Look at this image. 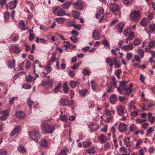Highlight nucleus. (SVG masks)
Returning <instances> with one entry per match:
<instances>
[{
    "label": "nucleus",
    "instance_id": "obj_1",
    "mask_svg": "<svg viewBox=\"0 0 155 155\" xmlns=\"http://www.w3.org/2000/svg\"><path fill=\"white\" fill-rule=\"evenodd\" d=\"M117 114L121 117L120 120L125 121L128 119V114L125 107L123 106H118L117 107Z\"/></svg>",
    "mask_w": 155,
    "mask_h": 155
},
{
    "label": "nucleus",
    "instance_id": "obj_2",
    "mask_svg": "<svg viewBox=\"0 0 155 155\" xmlns=\"http://www.w3.org/2000/svg\"><path fill=\"white\" fill-rule=\"evenodd\" d=\"M106 62L107 63L109 64L111 69L113 67L114 63L115 68H119L121 66L120 61L118 60L117 57H114L112 58H108L106 59Z\"/></svg>",
    "mask_w": 155,
    "mask_h": 155
},
{
    "label": "nucleus",
    "instance_id": "obj_3",
    "mask_svg": "<svg viewBox=\"0 0 155 155\" xmlns=\"http://www.w3.org/2000/svg\"><path fill=\"white\" fill-rule=\"evenodd\" d=\"M42 131L48 134L53 133L55 130L54 127L52 125L44 123L41 125Z\"/></svg>",
    "mask_w": 155,
    "mask_h": 155
},
{
    "label": "nucleus",
    "instance_id": "obj_4",
    "mask_svg": "<svg viewBox=\"0 0 155 155\" xmlns=\"http://www.w3.org/2000/svg\"><path fill=\"white\" fill-rule=\"evenodd\" d=\"M140 41L138 39H135L133 43L130 42L129 45H123L122 47V49H124L127 51L132 50L135 46L140 45Z\"/></svg>",
    "mask_w": 155,
    "mask_h": 155
},
{
    "label": "nucleus",
    "instance_id": "obj_5",
    "mask_svg": "<svg viewBox=\"0 0 155 155\" xmlns=\"http://www.w3.org/2000/svg\"><path fill=\"white\" fill-rule=\"evenodd\" d=\"M29 135L30 137L36 142L38 141V140L40 139L41 136L38 130L36 129L33 130L32 132H30L29 133Z\"/></svg>",
    "mask_w": 155,
    "mask_h": 155
},
{
    "label": "nucleus",
    "instance_id": "obj_6",
    "mask_svg": "<svg viewBox=\"0 0 155 155\" xmlns=\"http://www.w3.org/2000/svg\"><path fill=\"white\" fill-rule=\"evenodd\" d=\"M72 4L74 8L77 10L81 11L84 8L83 2L81 0H77L76 2H74Z\"/></svg>",
    "mask_w": 155,
    "mask_h": 155
},
{
    "label": "nucleus",
    "instance_id": "obj_7",
    "mask_svg": "<svg viewBox=\"0 0 155 155\" xmlns=\"http://www.w3.org/2000/svg\"><path fill=\"white\" fill-rule=\"evenodd\" d=\"M110 11L113 13L115 12H118V15H120V10L118 5L116 3H112L110 4Z\"/></svg>",
    "mask_w": 155,
    "mask_h": 155
},
{
    "label": "nucleus",
    "instance_id": "obj_8",
    "mask_svg": "<svg viewBox=\"0 0 155 155\" xmlns=\"http://www.w3.org/2000/svg\"><path fill=\"white\" fill-rule=\"evenodd\" d=\"M53 12L59 16H63L65 14V11H63L61 8L57 6L54 7Z\"/></svg>",
    "mask_w": 155,
    "mask_h": 155
},
{
    "label": "nucleus",
    "instance_id": "obj_9",
    "mask_svg": "<svg viewBox=\"0 0 155 155\" xmlns=\"http://www.w3.org/2000/svg\"><path fill=\"white\" fill-rule=\"evenodd\" d=\"M130 17L132 20L134 21L138 20L139 19L140 17L139 12L138 11H134L131 12Z\"/></svg>",
    "mask_w": 155,
    "mask_h": 155
},
{
    "label": "nucleus",
    "instance_id": "obj_10",
    "mask_svg": "<svg viewBox=\"0 0 155 155\" xmlns=\"http://www.w3.org/2000/svg\"><path fill=\"white\" fill-rule=\"evenodd\" d=\"M127 81H122L120 82L119 87L117 88V90L118 92L122 94V91L124 90L126 88V84L127 83Z\"/></svg>",
    "mask_w": 155,
    "mask_h": 155
},
{
    "label": "nucleus",
    "instance_id": "obj_11",
    "mask_svg": "<svg viewBox=\"0 0 155 155\" xmlns=\"http://www.w3.org/2000/svg\"><path fill=\"white\" fill-rule=\"evenodd\" d=\"M10 110H9L2 111L0 113V120H5L8 117Z\"/></svg>",
    "mask_w": 155,
    "mask_h": 155
},
{
    "label": "nucleus",
    "instance_id": "obj_12",
    "mask_svg": "<svg viewBox=\"0 0 155 155\" xmlns=\"http://www.w3.org/2000/svg\"><path fill=\"white\" fill-rule=\"evenodd\" d=\"M127 129V126L125 124L122 122L119 124L118 130L120 132H125Z\"/></svg>",
    "mask_w": 155,
    "mask_h": 155
},
{
    "label": "nucleus",
    "instance_id": "obj_13",
    "mask_svg": "<svg viewBox=\"0 0 155 155\" xmlns=\"http://www.w3.org/2000/svg\"><path fill=\"white\" fill-rule=\"evenodd\" d=\"M112 83L111 85L109 87V88L107 90V91L108 92H110L112 90L113 87H114L116 88L117 87L116 83V78L115 77H113L112 78Z\"/></svg>",
    "mask_w": 155,
    "mask_h": 155
},
{
    "label": "nucleus",
    "instance_id": "obj_14",
    "mask_svg": "<svg viewBox=\"0 0 155 155\" xmlns=\"http://www.w3.org/2000/svg\"><path fill=\"white\" fill-rule=\"evenodd\" d=\"M92 37L95 40H99L101 37V35L99 34L98 30H95L93 31Z\"/></svg>",
    "mask_w": 155,
    "mask_h": 155
},
{
    "label": "nucleus",
    "instance_id": "obj_15",
    "mask_svg": "<svg viewBox=\"0 0 155 155\" xmlns=\"http://www.w3.org/2000/svg\"><path fill=\"white\" fill-rule=\"evenodd\" d=\"M105 112L107 115V118L106 120V121L109 122L113 119V116L112 115L111 112H110L108 110H106Z\"/></svg>",
    "mask_w": 155,
    "mask_h": 155
},
{
    "label": "nucleus",
    "instance_id": "obj_16",
    "mask_svg": "<svg viewBox=\"0 0 155 155\" xmlns=\"http://www.w3.org/2000/svg\"><path fill=\"white\" fill-rule=\"evenodd\" d=\"M10 50L11 52L16 54L19 53L21 50L20 48L16 46H12Z\"/></svg>",
    "mask_w": 155,
    "mask_h": 155
},
{
    "label": "nucleus",
    "instance_id": "obj_17",
    "mask_svg": "<svg viewBox=\"0 0 155 155\" xmlns=\"http://www.w3.org/2000/svg\"><path fill=\"white\" fill-rule=\"evenodd\" d=\"M42 85L46 88L51 87L53 85V83L52 81H45L42 83Z\"/></svg>",
    "mask_w": 155,
    "mask_h": 155
},
{
    "label": "nucleus",
    "instance_id": "obj_18",
    "mask_svg": "<svg viewBox=\"0 0 155 155\" xmlns=\"http://www.w3.org/2000/svg\"><path fill=\"white\" fill-rule=\"evenodd\" d=\"M20 130V126H18L14 128L12 132H11L10 135L11 136H13L15 134H18L19 133V131Z\"/></svg>",
    "mask_w": 155,
    "mask_h": 155
},
{
    "label": "nucleus",
    "instance_id": "obj_19",
    "mask_svg": "<svg viewBox=\"0 0 155 155\" xmlns=\"http://www.w3.org/2000/svg\"><path fill=\"white\" fill-rule=\"evenodd\" d=\"M132 87L133 84L131 83L129 85V87L125 88L124 91H125V94L126 95H128L133 90L132 88Z\"/></svg>",
    "mask_w": 155,
    "mask_h": 155
},
{
    "label": "nucleus",
    "instance_id": "obj_20",
    "mask_svg": "<svg viewBox=\"0 0 155 155\" xmlns=\"http://www.w3.org/2000/svg\"><path fill=\"white\" fill-rule=\"evenodd\" d=\"M124 26V25L123 23L120 22L117 25L116 29L118 31L121 33L123 29Z\"/></svg>",
    "mask_w": 155,
    "mask_h": 155
},
{
    "label": "nucleus",
    "instance_id": "obj_21",
    "mask_svg": "<svg viewBox=\"0 0 155 155\" xmlns=\"http://www.w3.org/2000/svg\"><path fill=\"white\" fill-rule=\"evenodd\" d=\"M15 114L16 117L20 119L23 118L24 117V113L23 112L21 111H17Z\"/></svg>",
    "mask_w": 155,
    "mask_h": 155
},
{
    "label": "nucleus",
    "instance_id": "obj_22",
    "mask_svg": "<svg viewBox=\"0 0 155 155\" xmlns=\"http://www.w3.org/2000/svg\"><path fill=\"white\" fill-rule=\"evenodd\" d=\"M98 138L102 143H105L106 141V137L104 134H101Z\"/></svg>",
    "mask_w": 155,
    "mask_h": 155
},
{
    "label": "nucleus",
    "instance_id": "obj_23",
    "mask_svg": "<svg viewBox=\"0 0 155 155\" xmlns=\"http://www.w3.org/2000/svg\"><path fill=\"white\" fill-rule=\"evenodd\" d=\"M40 144L41 146L46 147L48 146V142L45 139L43 138L41 140Z\"/></svg>",
    "mask_w": 155,
    "mask_h": 155
},
{
    "label": "nucleus",
    "instance_id": "obj_24",
    "mask_svg": "<svg viewBox=\"0 0 155 155\" xmlns=\"http://www.w3.org/2000/svg\"><path fill=\"white\" fill-rule=\"evenodd\" d=\"M85 151L88 154H94L95 152V148L93 146L91 147L90 148L86 149L85 150Z\"/></svg>",
    "mask_w": 155,
    "mask_h": 155
},
{
    "label": "nucleus",
    "instance_id": "obj_25",
    "mask_svg": "<svg viewBox=\"0 0 155 155\" xmlns=\"http://www.w3.org/2000/svg\"><path fill=\"white\" fill-rule=\"evenodd\" d=\"M9 38L14 42H16L18 39L19 36L15 34H13L10 35Z\"/></svg>",
    "mask_w": 155,
    "mask_h": 155
},
{
    "label": "nucleus",
    "instance_id": "obj_26",
    "mask_svg": "<svg viewBox=\"0 0 155 155\" xmlns=\"http://www.w3.org/2000/svg\"><path fill=\"white\" fill-rule=\"evenodd\" d=\"M148 114V119L151 124L153 123L155 120V117L153 116L152 114L150 112H149Z\"/></svg>",
    "mask_w": 155,
    "mask_h": 155
},
{
    "label": "nucleus",
    "instance_id": "obj_27",
    "mask_svg": "<svg viewBox=\"0 0 155 155\" xmlns=\"http://www.w3.org/2000/svg\"><path fill=\"white\" fill-rule=\"evenodd\" d=\"M17 3V0H15L13 1H12L9 5V7L11 9H14L16 7V5Z\"/></svg>",
    "mask_w": 155,
    "mask_h": 155
},
{
    "label": "nucleus",
    "instance_id": "obj_28",
    "mask_svg": "<svg viewBox=\"0 0 155 155\" xmlns=\"http://www.w3.org/2000/svg\"><path fill=\"white\" fill-rule=\"evenodd\" d=\"M117 99L116 95L115 94H113L110 97V102L112 104H114L116 101Z\"/></svg>",
    "mask_w": 155,
    "mask_h": 155
},
{
    "label": "nucleus",
    "instance_id": "obj_29",
    "mask_svg": "<svg viewBox=\"0 0 155 155\" xmlns=\"http://www.w3.org/2000/svg\"><path fill=\"white\" fill-rule=\"evenodd\" d=\"M82 143L83 147L86 148L90 146L92 144V142L90 141H83Z\"/></svg>",
    "mask_w": 155,
    "mask_h": 155
},
{
    "label": "nucleus",
    "instance_id": "obj_30",
    "mask_svg": "<svg viewBox=\"0 0 155 155\" xmlns=\"http://www.w3.org/2000/svg\"><path fill=\"white\" fill-rule=\"evenodd\" d=\"M80 83L77 81H71L70 83V85L71 87L74 88L75 86H78Z\"/></svg>",
    "mask_w": 155,
    "mask_h": 155
},
{
    "label": "nucleus",
    "instance_id": "obj_31",
    "mask_svg": "<svg viewBox=\"0 0 155 155\" xmlns=\"http://www.w3.org/2000/svg\"><path fill=\"white\" fill-rule=\"evenodd\" d=\"M60 102L61 104L64 106H68V100L65 98L61 99L60 100Z\"/></svg>",
    "mask_w": 155,
    "mask_h": 155
},
{
    "label": "nucleus",
    "instance_id": "obj_32",
    "mask_svg": "<svg viewBox=\"0 0 155 155\" xmlns=\"http://www.w3.org/2000/svg\"><path fill=\"white\" fill-rule=\"evenodd\" d=\"M68 151L69 150L67 148H65L62 150L57 155H67Z\"/></svg>",
    "mask_w": 155,
    "mask_h": 155
},
{
    "label": "nucleus",
    "instance_id": "obj_33",
    "mask_svg": "<svg viewBox=\"0 0 155 155\" xmlns=\"http://www.w3.org/2000/svg\"><path fill=\"white\" fill-rule=\"evenodd\" d=\"M15 60L13 59V61H8L7 62V65L10 68H13L15 66Z\"/></svg>",
    "mask_w": 155,
    "mask_h": 155
},
{
    "label": "nucleus",
    "instance_id": "obj_34",
    "mask_svg": "<svg viewBox=\"0 0 155 155\" xmlns=\"http://www.w3.org/2000/svg\"><path fill=\"white\" fill-rule=\"evenodd\" d=\"M63 91L64 93H67L68 91V86L67 82H65L64 83L63 85Z\"/></svg>",
    "mask_w": 155,
    "mask_h": 155
},
{
    "label": "nucleus",
    "instance_id": "obj_35",
    "mask_svg": "<svg viewBox=\"0 0 155 155\" xmlns=\"http://www.w3.org/2000/svg\"><path fill=\"white\" fill-rule=\"evenodd\" d=\"M148 47L149 49L154 48L155 47V41L154 40L150 41L148 43Z\"/></svg>",
    "mask_w": 155,
    "mask_h": 155
},
{
    "label": "nucleus",
    "instance_id": "obj_36",
    "mask_svg": "<svg viewBox=\"0 0 155 155\" xmlns=\"http://www.w3.org/2000/svg\"><path fill=\"white\" fill-rule=\"evenodd\" d=\"M72 16L75 18H78L80 15V13L77 11H73L72 12Z\"/></svg>",
    "mask_w": 155,
    "mask_h": 155
},
{
    "label": "nucleus",
    "instance_id": "obj_37",
    "mask_svg": "<svg viewBox=\"0 0 155 155\" xmlns=\"http://www.w3.org/2000/svg\"><path fill=\"white\" fill-rule=\"evenodd\" d=\"M71 2L68 1L63 5L62 7L64 8L68 9L71 6Z\"/></svg>",
    "mask_w": 155,
    "mask_h": 155
},
{
    "label": "nucleus",
    "instance_id": "obj_38",
    "mask_svg": "<svg viewBox=\"0 0 155 155\" xmlns=\"http://www.w3.org/2000/svg\"><path fill=\"white\" fill-rule=\"evenodd\" d=\"M129 128L131 132L135 131L137 129V127L134 124L131 125Z\"/></svg>",
    "mask_w": 155,
    "mask_h": 155
},
{
    "label": "nucleus",
    "instance_id": "obj_39",
    "mask_svg": "<svg viewBox=\"0 0 155 155\" xmlns=\"http://www.w3.org/2000/svg\"><path fill=\"white\" fill-rule=\"evenodd\" d=\"M137 53L140 55L141 58H143V57L144 52L143 49H138Z\"/></svg>",
    "mask_w": 155,
    "mask_h": 155
},
{
    "label": "nucleus",
    "instance_id": "obj_40",
    "mask_svg": "<svg viewBox=\"0 0 155 155\" xmlns=\"http://www.w3.org/2000/svg\"><path fill=\"white\" fill-rule=\"evenodd\" d=\"M36 41L38 43L39 42L44 43L46 42V40L43 38H39L38 37H37L36 38Z\"/></svg>",
    "mask_w": 155,
    "mask_h": 155
},
{
    "label": "nucleus",
    "instance_id": "obj_41",
    "mask_svg": "<svg viewBox=\"0 0 155 155\" xmlns=\"http://www.w3.org/2000/svg\"><path fill=\"white\" fill-rule=\"evenodd\" d=\"M139 110L137 109L133 111H131V115L133 117H135L137 116L138 113L139 112Z\"/></svg>",
    "mask_w": 155,
    "mask_h": 155
},
{
    "label": "nucleus",
    "instance_id": "obj_42",
    "mask_svg": "<svg viewBox=\"0 0 155 155\" xmlns=\"http://www.w3.org/2000/svg\"><path fill=\"white\" fill-rule=\"evenodd\" d=\"M130 138L127 137L124 140V142L127 147H130L131 146V144L129 143Z\"/></svg>",
    "mask_w": 155,
    "mask_h": 155
},
{
    "label": "nucleus",
    "instance_id": "obj_43",
    "mask_svg": "<svg viewBox=\"0 0 155 155\" xmlns=\"http://www.w3.org/2000/svg\"><path fill=\"white\" fill-rule=\"evenodd\" d=\"M18 150L20 152L25 153L26 152V149L23 146L20 145L18 148Z\"/></svg>",
    "mask_w": 155,
    "mask_h": 155
},
{
    "label": "nucleus",
    "instance_id": "obj_44",
    "mask_svg": "<svg viewBox=\"0 0 155 155\" xmlns=\"http://www.w3.org/2000/svg\"><path fill=\"white\" fill-rule=\"evenodd\" d=\"M134 33L132 32H130L128 35V37L127 38L129 41H131L134 38Z\"/></svg>",
    "mask_w": 155,
    "mask_h": 155
},
{
    "label": "nucleus",
    "instance_id": "obj_45",
    "mask_svg": "<svg viewBox=\"0 0 155 155\" xmlns=\"http://www.w3.org/2000/svg\"><path fill=\"white\" fill-rule=\"evenodd\" d=\"M18 25L19 27L21 29H23L24 30H25V28H24L25 23L23 21L21 20L18 23Z\"/></svg>",
    "mask_w": 155,
    "mask_h": 155
},
{
    "label": "nucleus",
    "instance_id": "obj_46",
    "mask_svg": "<svg viewBox=\"0 0 155 155\" xmlns=\"http://www.w3.org/2000/svg\"><path fill=\"white\" fill-rule=\"evenodd\" d=\"M61 83H59L55 87L54 89V91L55 93H57L59 91V90L61 88Z\"/></svg>",
    "mask_w": 155,
    "mask_h": 155
},
{
    "label": "nucleus",
    "instance_id": "obj_47",
    "mask_svg": "<svg viewBox=\"0 0 155 155\" xmlns=\"http://www.w3.org/2000/svg\"><path fill=\"white\" fill-rule=\"evenodd\" d=\"M149 27L150 28V32L153 33L155 31V24H152L150 25Z\"/></svg>",
    "mask_w": 155,
    "mask_h": 155
},
{
    "label": "nucleus",
    "instance_id": "obj_48",
    "mask_svg": "<svg viewBox=\"0 0 155 155\" xmlns=\"http://www.w3.org/2000/svg\"><path fill=\"white\" fill-rule=\"evenodd\" d=\"M33 77L30 75L27 76L26 78V81L28 82H31L33 81Z\"/></svg>",
    "mask_w": 155,
    "mask_h": 155
},
{
    "label": "nucleus",
    "instance_id": "obj_49",
    "mask_svg": "<svg viewBox=\"0 0 155 155\" xmlns=\"http://www.w3.org/2000/svg\"><path fill=\"white\" fill-rule=\"evenodd\" d=\"M143 141L141 140V139L137 140L136 144V146L137 147L139 148L140 147L139 145L141 144L142 143H143Z\"/></svg>",
    "mask_w": 155,
    "mask_h": 155
},
{
    "label": "nucleus",
    "instance_id": "obj_50",
    "mask_svg": "<svg viewBox=\"0 0 155 155\" xmlns=\"http://www.w3.org/2000/svg\"><path fill=\"white\" fill-rule=\"evenodd\" d=\"M56 20L59 23L61 24L64 21L65 19L63 18H58Z\"/></svg>",
    "mask_w": 155,
    "mask_h": 155
},
{
    "label": "nucleus",
    "instance_id": "obj_51",
    "mask_svg": "<svg viewBox=\"0 0 155 155\" xmlns=\"http://www.w3.org/2000/svg\"><path fill=\"white\" fill-rule=\"evenodd\" d=\"M34 103V101H32L31 99H29L28 100L27 104L30 108V109H31V106Z\"/></svg>",
    "mask_w": 155,
    "mask_h": 155
},
{
    "label": "nucleus",
    "instance_id": "obj_52",
    "mask_svg": "<svg viewBox=\"0 0 155 155\" xmlns=\"http://www.w3.org/2000/svg\"><path fill=\"white\" fill-rule=\"evenodd\" d=\"M7 151L4 149L0 150V155H7Z\"/></svg>",
    "mask_w": 155,
    "mask_h": 155
},
{
    "label": "nucleus",
    "instance_id": "obj_53",
    "mask_svg": "<svg viewBox=\"0 0 155 155\" xmlns=\"http://www.w3.org/2000/svg\"><path fill=\"white\" fill-rule=\"evenodd\" d=\"M70 39L74 43H76L78 41V38L74 36H72L70 38Z\"/></svg>",
    "mask_w": 155,
    "mask_h": 155
},
{
    "label": "nucleus",
    "instance_id": "obj_54",
    "mask_svg": "<svg viewBox=\"0 0 155 155\" xmlns=\"http://www.w3.org/2000/svg\"><path fill=\"white\" fill-rule=\"evenodd\" d=\"M141 25L143 26H146L147 25V22L145 19H142L140 22Z\"/></svg>",
    "mask_w": 155,
    "mask_h": 155
},
{
    "label": "nucleus",
    "instance_id": "obj_55",
    "mask_svg": "<svg viewBox=\"0 0 155 155\" xmlns=\"http://www.w3.org/2000/svg\"><path fill=\"white\" fill-rule=\"evenodd\" d=\"M45 69L47 71V72L46 73V74H47L48 73L51 71V68L50 66H46Z\"/></svg>",
    "mask_w": 155,
    "mask_h": 155
},
{
    "label": "nucleus",
    "instance_id": "obj_56",
    "mask_svg": "<svg viewBox=\"0 0 155 155\" xmlns=\"http://www.w3.org/2000/svg\"><path fill=\"white\" fill-rule=\"evenodd\" d=\"M82 73L85 75H89L90 74V72L87 69L84 68L82 71Z\"/></svg>",
    "mask_w": 155,
    "mask_h": 155
},
{
    "label": "nucleus",
    "instance_id": "obj_57",
    "mask_svg": "<svg viewBox=\"0 0 155 155\" xmlns=\"http://www.w3.org/2000/svg\"><path fill=\"white\" fill-rule=\"evenodd\" d=\"M154 131L151 127L149 128V129L147 130V133L146 134V136L148 135L149 134L152 133Z\"/></svg>",
    "mask_w": 155,
    "mask_h": 155
},
{
    "label": "nucleus",
    "instance_id": "obj_58",
    "mask_svg": "<svg viewBox=\"0 0 155 155\" xmlns=\"http://www.w3.org/2000/svg\"><path fill=\"white\" fill-rule=\"evenodd\" d=\"M104 11V10L103 9H100L99 11V12L96 15V17L97 18H99L98 17V16H100L101 14Z\"/></svg>",
    "mask_w": 155,
    "mask_h": 155
},
{
    "label": "nucleus",
    "instance_id": "obj_59",
    "mask_svg": "<svg viewBox=\"0 0 155 155\" xmlns=\"http://www.w3.org/2000/svg\"><path fill=\"white\" fill-rule=\"evenodd\" d=\"M91 84L93 89L94 90H95V89H96V85L94 81L93 80L91 82Z\"/></svg>",
    "mask_w": 155,
    "mask_h": 155
},
{
    "label": "nucleus",
    "instance_id": "obj_60",
    "mask_svg": "<svg viewBox=\"0 0 155 155\" xmlns=\"http://www.w3.org/2000/svg\"><path fill=\"white\" fill-rule=\"evenodd\" d=\"M24 46H25L26 51H28L30 50L31 49V47L27 44H25Z\"/></svg>",
    "mask_w": 155,
    "mask_h": 155
},
{
    "label": "nucleus",
    "instance_id": "obj_61",
    "mask_svg": "<svg viewBox=\"0 0 155 155\" xmlns=\"http://www.w3.org/2000/svg\"><path fill=\"white\" fill-rule=\"evenodd\" d=\"M4 18L5 20L8 19L9 17V13L8 12H5L4 15Z\"/></svg>",
    "mask_w": 155,
    "mask_h": 155
},
{
    "label": "nucleus",
    "instance_id": "obj_62",
    "mask_svg": "<svg viewBox=\"0 0 155 155\" xmlns=\"http://www.w3.org/2000/svg\"><path fill=\"white\" fill-rule=\"evenodd\" d=\"M31 87V86L28 84H24L22 86V88L26 89H30Z\"/></svg>",
    "mask_w": 155,
    "mask_h": 155
},
{
    "label": "nucleus",
    "instance_id": "obj_63",
    "mask_svg": "<svg viewBox=\"0 0 155 155\" xmlns=\"http://www.w3.org/2000/svg\"><path fill=\"white\" fill-rule=\"evenodd\" d=\"M121 73V70L120 69H118L115 72V74L116 76H119Z\"/></svg>",
    "mask_w": 155,
    "mask_h": 155
},
{
    "label": "nucleus",
    "instance_id": "obj_64",
    "mask_svg": "<svg viewBox=\"0 0 155 155\" xmlns=\"http://www.w3.org/2000/svg\"><path fill=\"white\" fill-rule=\"evenodd\" d=\"M35 38V35L33 34H32L31 33H30L29 36V40L30 41H32Z\"/></svg>",
    "mask_w": 155,
    "mask_h": 155
}]
</instances>
